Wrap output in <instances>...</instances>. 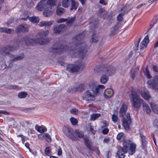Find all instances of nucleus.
<instances>
[{
    "mask_svg": "<svg viewBox=\"0 0 158 158\" xmlns=\"http://www.w3.org/2000/svg\"><path fill=\"white\" fill-rule=\"evenodd\" d=\"M83 34H79L73 38V45L70 48L66 45H61L58 43H55L53 46L52 49L54 52L61 53L65 51L69 52L71 55L75 56L78 54L80 56L82 57L87 52L86 45L83 40Z\"/></svg>",
    "mask_w": 158,
    "mask_h": 158,
    "instance_id": "nucleus-1",
    "label": "nucleus"
},
{
    "mask_svg": "<svg viewBox=\"0 0 158 158\" xmlns=\"http://www.w3.org/2000/svg\"><path fill=\"white\" fill-rule=\"evenodd\" d=\"M49 33L48 30L43 31L37 34V39H29L26 37L22 38L19 42V44H25L27 45L33 44L34 43L39 44L41 45H44L48 43L51 40L50 38L45 39L44 36H47Z\"/></svg>",
    "mask_w": 158,
    "mask_h": 158,
    "instance_id": "nucleus-2",
    "label": "nucleus"
},
{
    "mask_svg": "<svg viewBox=\"0 0 158 158\" xmlns=\"http://www.w3.org/2000/svg\"><path fill=\"white\" fill-rule=\"evenodd\" d=\"M90 89L87 90L84 93L83 96L84 100L92 101L94 99V96L96 94L102 92V89L105 88L104 85H97L93 82H91L89 85Z\"/></svg>",
    "mask_w": 158,
    "mask_h": 158,
    "instance_id": "nucleus-3",
    "label": "nucleus"
},
{
    "mask_svg": "<svg viewBox=\"0 0 158 158\" xmlns=\"http://www.w3.org/2000/svg\"><path fill=\"white\" fill-rule=\"evenodd\" d=\"M132 97L131 98V102L134 110L139 109L142 104L144 110L147 113L150 112L151 110L148 105L143 100L140 98V96L138 93L133 91L132 92Z\"/></svg>",
    "mask_w": 158,
    "mask_h": 158,
    "instance_id": "nucleus-4",
    "label": "nucleus"
},
{
    "mask_svg": "<svg viewBox=\"0 0 158 158\" xmlns=\"http://www.w3.org/2000/svg\"><path fill=\"white\" fill-rule=\"evenodd\" d=\"M127 109V105L124 103L122 104L119 110V114L123 119V126L124 129L127 131L130 130L129 126L131 124V120L129 113L126 114Z\"/></svg>",
    "mask_w": 158,
    "mask_h": 158,
    "instance_id": "nucleus-5",
    "label": "nucleus"
},
{
    "mask_svg": "<svg viewBox=\"0 0 158 158\" xmlns=\"http://www.w3.org/2000/svg\"><path fill=\"white\" fill-rule=\"evenodd\" d=\"M84 65L83 63H80L77 65L70 64L67 66V70L71 73L77 72L79 70L83 69Z\"/></svg>",
    "mask_w": 158,
    "mask_h": 158,
    "instance_id": "nucleus-6",
    "label": "nucleus"
},
{
    "mask_svg": "<svg viewBox=\"0 0 158 158\" xmlns=\"http://www.w3.org/2000/svg\"><path fill=\"white\" fill-rule=\"evenodd\" d=\"M101 72L108 76H111L114 74L116 71V68L113 66L109 65L105 67H100L99 68Z\"/></svg>",
    "mask_w": 158,
    "mask_h": 158,
    "instance_id": "nucleus-7",
    "label": "nucleus"
},
{
    "mask_svg": "<svg viewBox=\"0 0 158 158\" xmlns=\"http://www.w3.org/2000/svg\"><path fill=\"white\" fill-rule=\"evenodd\" d=\"M63 131L66 136L73 140H75L76 138L74 135V132L72 128L68 127H64L63 128Z\"/></svg>",
    "mask_w": 158,
    "mask_h": 158,
    "instance_id": "nucleus-8",
    "label": "nucleus"
},
{
    "mask_svg": "<svg viewBox=\"0 0 158 158\" xmlns=\"http://www.w3.org/2000/svg\"><path fill=\"white\" fill-rule=\"evenodd\" d=\"M148 83L150 87L158 91V76L154 77L153 79L148 81Z\"/></svg>",
    "mask_w": 158,
    "mask_h": 158,
    "instance_id": "nucleus-9",
    "label": "nucleus"
},
{
    "mask_svg": "<svg viewBox=\"0 0 158 158\" xmlns=\"http://www.w3.org/2000/svg\"><path fill=\"white\" fill-rule=\"evenodd\" d=\"M16 48L13 46H6L4 47L1 51V54L4 56L9 55L10 57V55L11 54L10 52L15 50Z\"/></svg>",
    "mask_w": 158,
    "mask_h": 158,
    "instance_id": "nucleus-10",
    "label": "nucleus"
},
{
    "mask_svg": "<svg viewBox=\"0 0 158 158\" xmlns=\"http://www.w3.org/2000/svg\"><path fill=\"white\" fill-rule=\"evenodd\" d=\"M94 70L95 72L99 73V74H102V76L100 78V82L102 84H105L108 81L109 78L108 75L104 74L103 72H101V70L100 69H98V67H96L94 69Z\"/></svg>",
    "mask_w": 158,
    "mask_h": 158,
    "instance_id": "nucleus-11",
    "label": "nucleus"
},
{
    "mask_svg": "<svg viewBox=\"0 0 158 158\" xmlns=\"http://www.w3.org/2000/svg\"><path fill=\"white\" fill-rule=\"evenodd\" d=\"M123 20H117L114 27L111 29V33L112 34H114L117 33L118 30L121 27L123 23Z\"/></svg>",
    "mask_w": 158,
    "mask_h": 158,
    "instance_id": "nucleus-12",
    "label": "nucleus"
},
{
    "mask_svg": "<svg viewBox=\"0 0 158 158\" xmlns=\"http://www.w3.org/2000/svg\"><path fill=\"white\" fill-rule=\"evenodd\" d=\"M43 12V14L44 16L48 17L50 16L52 14V9L51 6L48 5Z\"/></svg>",
    "mask_w": 158,
    "mask_h": 158,
    "instance_id": "nucleus-13",
    "label": "nucleus"
},
{
    "mask_svg": "<svg viewBox=\"0 0 158 158\" xmlns=\"http://www.w3.org/2000/svg\"><path fill=\"white\" fill-rule=\"evenodd\" d=\"M28 30V26L27 24L20 25L18 26L15 30L17 33L20 32H26Z\"/></svg>",
    "mask_w": 158,
    "mask_h": 158,
    "instance_id": "nucleus-14",
    "label": "nucleus"
},
{
    "mask_svg": "<svg viewBox=\"0 0 158 158\" xmlns=\"http://www.w3.org/2000/svg\"><path fill=\"white\" fill-rule=\"evenodd\" d=\"M24 57V54L23 53H22L21 54L15 56L12 54H10V60L12 61H17L21 60L23 59Z\"/></svg>",
    "mask_w": 158,
    "mask_h": 158,
    "instance_id": "nucleus-15",
    "label": "nucleus"
},
{
    "mask_svg": "<svg viewBox=\"0 0 158 158\" xmlns=\"http://www.w3.org/2000/svg\"><path fill=\"white\" fill-rule=\"evenodd\" d=\"M133 91V92H135L138 93L140 96V95H141L142 97L146 100H148L150 98V96L149 95V92L147 91H144L142 93H140L139 91H135V90H134L133 89H132L131 92V93ZM131 94L132 95V94Z\"/></svg>",
    "mask_w": 158,
    "mask_h": 158,
    "instance_id": "nucleus-16",
    "label": "nucleus"
},
{
    "mask_svg": "<svg viewBox=\"0 0 158 158\" xmlns=\"http://www.w3.org/2000/svg\"><path fill=\"white\" fill-rule=\"evenodd\" d=\"M66 29V26L63 24L60 25L59 26L56 27L53 29L54 32L56 34H59L60 32L64 31Z\"/></svg>",
    "mask_w": 158,
    "mask_h": 158,
    "instance_id": "nucleus-17",
    "label": "nucleus"
},
{
    "mask_svg": "<svg viewBox=\"0 0 158 158\" xmlns=\"http://www.w3.org/2000/svg\"><path fill=\"white\" fill-rule=\"evenodd\" d=\"M149 41L148 36L147 35L141 42L140 45V48L143 50L146 47Z\"/></svg>",
    "mask_w": 158,
    "mask_h": 158,
    "instance_id": "nucleus-18",
    "label": "nucleus"
},
{
    "mask_svg": "<svg viewBox=\"0 0 158 158\" xmlns=\"http://www.w3.org/2000/svg\"><path fill=\"white\" fill-rule=\"evenodd\" d=\"M48 5L44 1H41L37 5L36 8L39 10L42 11L44 10Z\"/></svg>",
    "mask_w": 158,
    "mask_h": 158,
    "instance_id": "nucleus-19",
    "label": "nucleus"
},
{
    "mask_svg": "<svg viewBox=\"0 0 158 158\" xmlns=\"http://www.w3.org/2000/svg\"><path fill=\"white\" fill-rule=\"evenodd\" d=\"M127 151L123 148H120L117 152V155L119 158H124V154L127 153Z\"/></svg>",
    "mask_w": 158,
    "mask_h": 158,
    "instance_id": "nucleus-20",
    "label": "nucleus"
},
{
    "mask_svg": "<svg viewBox=\"0 0 158 158\" xmlns=\"http://www.w3.org/2000/svg\"><path fill=\"white\" fill-rule=\"evenodd\" d=\"M113 95V91L111 89H106L104 91V95L106 99L111 98Z\"/></svg>",
    "mask_w": 158,
    "mask_h": 158,
    "instance_id": "nucleus-21",
    "label": "nucleus"
},
{
    "mask_svg": "<svg viewBox=\"0 0 158 158\" xmlns=\"http://www.w3.org/2000/svg\"><path fill=\"white\" fill-rule=\"evenodd\" d=\"M70 2H71V4L70 8V10H76L78 6V3L74 0H70Z\"/></svg>",
    "mask_w": 158,
    "mask_h": 158,
    "instance_id": "nucleus-22",
    "label": "nucleus"
},
{
    "mask_svg": "<svg viewBox=\"0 0 158 158\" xmlns=\"http://www.w3.org/2000/svg\"><path fill=\"white\" fill-rule=\"evenodd\" d=\"M132 143V142L130 140H125L123 143V148H124L125 149L127 150L128 151L129 148V147Z\"/></svg>",
    "mask_w": 158,
    "mask_h": 158,
    "instance_id": "nucleus-23",
    "label": "nucleus"
},
{
    "mask_svg": "<svg viewBox=\"0 0 158 158\" xmlns=\"http://www.w3.org/2000/svg\"><path fill=\"white\" fill-rule=\"evenodd\" d=\"M108 13L107 11H106L104 9H100L98 12V15L100 17L104 18L106 16V14Z\"/></svg>",
    "mask_w": 158,
    "mask_h": 158,
    "instance_id": "nucleus-24",
    "label": "nucleus"
},
{
    "mask_svg": "<svg viewBox=\"0 0 158 158\" xmlns=\"http://www.w3.org/2000/svg\"><path fill=\"white\" fill-rule=\"evenodd\" d=\"M85 89V86L82 84L76 86L73 89L75 91H79L80 92H82Z\"/></svg>",
    "mask_w": 158,
    "mask_h": 158,
    "instance_id": "nucleus-25",
    "label": "nucleus"
},
{
    "mask_svg": "<svg viewBox=\"0 0 158 158\" xmlns=\"http://www.w3.org/2000/svg\"><path fill=\"white\" fill-rule=\"evenodd\" d=\"M150 106L153 111L156 114H158V105L152 102L150 103Z\"/></svg>",
    "mask_w": 158,
    "mask_h": 158,
    "instance_id": "nucleus-26",
    "label": "nucleus"
},
{
    "mask_svg": "<svg viewBox=\"0 0 158 158\" xmlns=\"http://www.w3.org/2000/svg\"><path fill=\"white\" fill-rule=\"evenodd\" d=\"M85 143V144L88 148L89 149L92 150L91 147V142L87 138H84L83 139Z\"/></svg>",
    "mask_w": 158,
    "mask_h": 158,
    "instance_id": "nucleus-27",
    "label": "nucleus"
},
{
    "mask_svg": "<svg viewBox=\"0 0 158 158\" xmlns=\"http://www.w3.org/2000/svg\"><path fill=\"white\" fill-rule=\"evenodd\" d=\"M65 10L63 8L58 7L56 10V13L57 15L60 16L65 12Z\"/></svg>",
    "mask_w": 158,
    "mask_h": 158,
    "instance_id": "nucleus-28",
    "label": "nucleus"
},
{
    "mask_svg": "<svg viewBox=\"0 0 158 158\" xmlns=\"http://www.w3.org/2000/svg\"><path fill=\"white\" fill-rule=\"evenodd\" d=\"M13 30L10 28H7L6 27H0V32H6L7 34H10Z\"/></svg>",
    "mask_w": 158,
    "mask_h": 158,
    "instance_id": "nucleus-29",
    "label": "nucleus"
},
{
    "mask_svg": "<svg viewBox=\"0 0 158 158\" xmlns=\"http://www.w3.org/2000/svg\"><path fill=\"white\" fill-rule=\"evenodd\" d=\"M140 135L141 139L142 144L143 147H144L147 143L145 136L143 135V133H140Z\"/></svg>",
    "mask_w": 158,
    "mask_h": 158,
    "instance_id": "nucleus-30",
    "label": "nucleus"
},
{
    "mask_svg": "<svg viewBox=\"0 0 158 158\" xmlns=\"http://www.w3.org/2000/svg\"><path fill=\"white\" fill-rule=\"evenodd\" d=\"M52 23V22L51 21L48 22L42 21L40 22L39 24V26H48L51 25Z\"/></svg>",
    "mask_w": 158,
    "mask_h": 158,
    "instance_id": "nucleus-31",
    "label": "nucleus"
},
{
    "mask_svg": "<svg viewBox=\"0 0 158 158\" xmlns=\"http://www.w3.org/2000/svg\"><path fill=\"white\" fill-rule=\"evenodd\" d=\"M101 114L98 113H94L92 114L90 116V118L92 121H94L100 117Z\"/></svg>",
    "mask_w": 158,
    "mask_h": 158,
    "instance_id": "nucleus-32",
    "label": "nucleus"
},
{
    "mask_svg": "<svg viewBox=\"0 0 158 158\" xmlns=\"http://www.w3.org/2000/svg\"><path fill=\"white\" fill-rule=\"evenodd\" d=\"M61 4L62 6L65 8L69 7L70 5L69 0H62Z\"/></svg>",
    "mask_w": 158,
    "mask_h": 158,
    "instance_id": "nucleus-33",
    "label": "nucleus"
},
{
    "mask_svg": "<svg viewBox=\"0 0 158 158\" xmlns=\"http://www.w3.org/2000/svg\"><path fill=\"white\" fill-rule=\"evenodd\" d=\"M129 147H130V150L131 152V154L132 155L135 152V149L136 147V145L134 143H132Z\"/></svg>",
    "mask_w": 158,
    "mask_h": 158,
    "instance_id": "nucleus-34",
    "label": "nucleus"
},
{
    "mask_svg": "<svg viewBox=\"0 0 158 158\" xmlns=\"http://www.w3.org/2000/svg\"><path fill=\"white\" fill-rule=\"evenodd\" d=\"M75 132L77 136L80 138H82L84 136L83 132L78 129H77L75 131Z\"/></svg>",
    "mask_w": 158,
    "mask_h": 158,
    "instance_id": "nucleus-35",
    "label": "nucleus"
},
{
    "mask_svg": "<svg viewBox=\"0 0 158 158\" xmlns=\"http://www.w3.org/2000/svg\"><path fill=\"white\" fill-rule=\"evenodd\" d=\"M27 95V93L26 92L22 91L19 93L18 97L20 98H25Z\"/></svg>",
    "mask_w": 158,
    "mask_h": 158,
    "instance_id": "nucleus-36",
    "label": "nucleus"
},
{
    "mask_svg": "<svg viewBox=\"0 0 158 158\" xmlns=\"http://www.w3.org/2000/svg\"><path fill=\"white\" fill-rule=\"evenodd\" d=\"M38 126L36 125L35 126V129L39 132L43 133L44 131H46V128L45 127L44 128L42 127H38L37 129L36 128Z\"/></svg>",
    "mask_w": 158,
    "mask_h": 158,
    "instance_id": "nucleus-37",
    "label": "nucleus"
},
{
    "mask_svg": "<svg viewBox=\"0 0 158 158\" xmlns=\"http://www.w3.org/2000/svg\"><path fill=\"white\" fill-rule=\"evenodd\" d=\"M27 19H28L29 20H38L40 18L38 17L33 16L31 17H29V16L27 15L26 17H24L22 19V20H26Z\"/></svg>",
    "mask_w": 158,
    "mask_h": 158,
    "instance_id": "nucleus-38",
    "label": "nucleus"
},
{
    "mask_svg": "<svg viewBox=\"0 0 158 158\" xmlns=\"http://www.w3.org/2000/svg\"><path fill=\"white\" fill-rule=\"evenodd\" d=\"M8 88L10 89H21V87L19 86L15 85H10L8 86Z\"/></svg>",
    "mask_w": 158,
    "mask_h": 158,
    "instance_id": "nucleus-39",
    "label": "nucleus"
},
{
    "mask_svg": "<svg viewBox=\"0 0 158 158\" xmlns=\"http://www.w3.org/2000/svg\"><path fill=\"white\" fill-rule=\"evenodd\" d=\"M56 3V0H48L47 3H46L48 5L51 7L52 6L55 5Z\"/></svg>",
    "mask_w": 158,
    "mask_h": 158,
    "instance_id": "nucleus-40",
    "label": "nucleus"
},
{
    "mask_svg": "<svg viewBox=\"0 0 158 158\" xmlns=\"http://www.w3.org/2000/svg\"><path fill=\"white\" fill-rule=\"evenodd\" d=\"M65 20H57V22L59 23H62ZM66 23L68 26H71L73 23L74 20H67Z\"/></svg>",
    "mask_w": 158,
    "mask_h": 158,
    "instance_id": "nucleus-41",
    "label": "nucleus"
},
{
    "mask_svg": "<svg viewBox=\"0 0 158 158\" xmlns=\"http://www.w3.org/2000/svg\"><path fill=\"white\" fill-rule=\"evenodd\" d=\"M111 118L113 122L114 123L117 122L119 120L118 116L114 114L112 115Z\"/></svg>",
    "mask_w": 158,
    "mask_h": 158,
    "instance_id": "nucleus-42",
    "label": "nucleus"
},
{
    "mask_svg": "<svg viewBox=\"0 0 158 158\" xmlns=\"http://www.w3.org/2000/svg\"><path fill=\"white\" fill-rule=\"evenodd\" d=\"M44 137L46 138V140L48 142H51L52 141L51 137L47 133H45L44 135Z\"/></svg>",
    "mask_w": 158,
    "mask_h": 158,
    "instance_id": "nucleus-43",
    "label": "nucleus"
},
{
    "mask_svg": "<svg viewBox=\"0 0 158 158\" xmlns=\"http://www.w3.org/2000/svg\"><path fill=\"white\" fill-rule=\"evenodd\" d=\"M129 6V4H123V7L121 8V10L124 11H126L128 10V7Z\"/></svg>",
    "mask_w": 158,
    "mask_h": 158,
    "instance_id": "nucleus-44",
    "label": "nucleus"
},
{
    "mask_svg": "<svg viewBox=\"0 0 158 158\" xmlns=\"http://www.w3.org/2000/svg\"><path fill=\"white\" fill-rule=\"evenodd\" d=\"M70 121L72 124L74 125H76L78 122L77 120L73 117H72L70 118Z\"/></svg>",
    "mask_w": 158,
    "mask_h": 158,
    "instance_id": "nucleus-45",
    "label": "nucleus"
},
{
    "mask_svg": "<svg viewBox=\"0 0 158 158\" xmlns=\"http://www.w3.org/2000/svg\"><path fill=\"white\" fill-rule=\"evenodd\" d=\"M144 74L147 76L148 78H150L151 77V76L147 68L146 69V70L144 72Z\"/></svg>",
    "mask_w": 158,
    "mask_h": 158,
    "instance_id": "nucleus-46",
    "label": "nucleus"
},
{
    "mask_svg": "<svg viewBox=\"0 0 158 158\" xmlns=\"http://www.w3.org/2000/svg\"><path fill=\"white\" fill-rule=\"evenodd\" d=\"M156 23V20H152L151 22L150 26L151 27L149 28L148 30L147 31V32L145 33V34L147 33L153 27V25Z\"/></svg>",
    "mask_w": 158,
    "mask_h": 158,
    "instance_id": "nucleus-47",
    "label": "nucleus"
},
{
    "mask_svg": "<svg viewBox=\"0 0 158 158\" xmlns=\"http://www.w3.org/2000/svg\"><path fill=\"white\" fill-rule=\"evenodd\" d=\"M123 133H120L117 135V138L118 140H120L122 139L123 138Z\"/></svg>",
    "mask_w": 158,
    "mask_h": 158,
    "instance_id": "nucleus-48",
    "label": "nucleus"
},
{
    "mask_svg": "<svg viewBox=\"0 0 158 158\" xmlns=\"http://www.w3.org/2000/svg\"><path fill=\"white\" fill-rule=\"evenodd\" d=\"M70 112L74 114H78V110L76 108H74L71 109Z\"/></svg>",
    "mask_w": 158,
    "mask_h": 158,
    "instance_id": "nucleus-49",
    "label": "nucleus"
},
{
    "mask_svg": "<svg viewBox=\"0 0 158 158\" xmlns=\"http://www.w3.org/2000/svg\"><path fill=\"white\" fill-rule=\"evenodd\" d=\"M49 147H47L46 148L45 150V154L46 155H48L50 152V150L49 149Z\"/></svg>",
    "mask_w": 158,
    "mask_h": 158,
    "instance_id": "nucleus-50",
    "label": "nucleus"
},
{
    "mask_svg": "<svg viewBox=\"0 0 158 158\" xmlns=\"http://www.w3.org/2000/svg\"><path fill=\"white\" fill-rule=\"evenodd\" d=\"M102 123L103 125L102 126V128H104L107 127L108 125L107 124L106 121H103L102 122Z\"/></svg>",
    "mask_w": 158,
    "mask_h": 158,
    "instance_id": "nucleus-51",
    "label": "nucleus"
},
{
    "mask_svg": "<svg viewBox=\"0 0 158 158\" xmlns=\"http://www.w3.org/2000/svg\"><path fill=\"white\" fill-rule=\"evenodd\" d=\"M94 23H95L97 24L98 22H97V20H92V22H90L89 23L91 25V26L92 27H96V26L93 24Z\"/></svg>",
    "mask_w": 158,
    "mask_h": 158,
    "instance_id": "nucleus-52",
    "label": "nucleus"
},
{
    "mask_svg": "<svg viewBox=\"0 0 158 158\" xmlns=\"http://www.w3.org/2000/svg\"><path fill=\"white\" fill-rule=\"evenodd\" d=\"M102 131V133L104 135L107 134L109 132V129L108 128H105Z\"/></svg>",
    "mask_w": 158,
    "mask_h": 158,
    "instance_id": "nucleus-53",
    "label": "nucleus"
},
{
    "mask_svg": "<svg viewBox=\"0 0 158 158\" xmlns=\"http://www.w3.org/2000/svg\"><path fill=\"white\" fill-rule=\"evenodd\" d=\"M92 40L93 42H96L98 40V39L97 37H95V36L93 35L92 36Z\"/></svg>",
    "mask_w": 158,
    "mask_h": 158,
    "instance_id": "nucleus-54",
    "label": "nucleus"
},
{
    "mask_svg": "<svg viewBox=\"0 0 158 158\" xmlns=\"http://www.w3.org/2000/svg\"><path fill=\"white\" fill-rule=\"evenodd\" d=\"M99 2L100 4H102L104 5H106L107 4V2L105 0H100Z\"/></svg>",
    "mask_w": 158,
    "mask_h": 158,
    "instance_id": "nucleus-55",
    "label": "nucleus"
},
{
    "mask_svg": "<svg viewBox=\"0 0 158 158\" xmlns=\"http://www.w3.org/2000/svg\"><path fill=\"white\" fill-rule=\"evenodd\" d=\"M123 15H124V14L123 13H121V14H120L117 16V20H121L122 19H123Z\"/></svg>",
    "mask_w": 158,
    "mask_h": 158,
    "instance_id": "nucleus-56",
    "label": "nucleus"
},
{
    "mask_svg": "<svg viewBox=\"0 0 158 158\" xmlns=\"http://www.w3.org/2000/svg\"><path fill=\"white\" fill-rule=\"evenodd\" d=\"M92 150H93L94 151H95L97 154L99 156L100 154V151L98 150V148H94V150L92 149Z\"/></svg>",
    "mask_w": 158,
    "mask_h": 158,
    "instance_id": "nucleus-57",
    "label": "nucleus"
},
{
    "mask_svg": "<svg viewBox=\"0 0 158 158\" xmlns=\"http://www.w3.org/2000/svg\"><path fill=\"white\" fill-rule=\"evenodd\" d=\"M62 151L61 148H59L57 154L59 156H60L62 154Z\"/></svg>",
    "mask_w": 158,
    "mask_h": 158,
    "instance_id": "nucleus-58",
    "label": "nucleus"
},
{
    "mask_svg": "<svg viewBox=\"0 0 158 158\" xmlns=\"http://www.w3.org/2000/svg\"><path fill=\"white\" fill-rule=\"evenodd\" d=\"M9 113V112H6L5 110H0V114H7Z\"/></svg>",
    "mask_w": 158,
    "mask_h": 158,
    "instance_id": "nucleus-59",
    "label": "nucleus"
},
{
    "mask_svg": "<svg viewBox=\"0 0 158 158\" xmlns=\"http://www.w3.org/2000/svg\"><path fill=\"white\" fill-rule=\"evenodd\" d=\"M153 69L155 71L158 72V67L156 66H154L153 67Z\"/></svg>",
    "mask_w": 158,
    "mask_h": 158,
    "instance_id": "nucleus-60",
    "label": "nucleus"
},
{
    "mask_svg": "<svg viewBox=\"0 0 158 158\" xmlns=\"http://www.w3.org/2000/svg\"><path fill=\"white\" fill-rule=\"evenodd\" d=\"M140 40H141V38H139L138 39L137 42L135 44V46L137 48H138L139 47V44L140 41Z\"/></svg>",
    "mask_w": 158,
    "mask_h": 158,
    "instance_id": "nucleus-61",
    "label": "nucleus"
},
{
    "mask_svg": "<svg viewBox=\"0 0 158 158\" xmlns=\"http://www.w3.org/2000/svg\"><path fill=\"white\" fill-rule=\"evenodd\" d=\"M111 153L110 152H108L106 154V156L107 158H109L111 156Z\"/></svg>",
    "mask_w": 158,
    "mask_h": 158,
    "instance_id": "nucleus-62",
    "label": "nucleus"
},
{
    "mask_svg": "<svg viewBox=\"0 0 158 158\" xmlns=\"http://www.w3.org/2000/svg\"><path fill=\"white\" fill-rule=\"evenodd\" d=\"M76 19V16L75 15H73L72 16H70L69 17V20H74Z\"/></svg>",
    "mask_w": 158,
    "mask_h": 158,
    "instance_id": "nucleus-63",
    "label": "nucleus"
},
{
    "mask_svg": "<svg viewBox=\"0 0 158 158\" xmlns=\"http://www.w3.org/2000/svg\"><path fill=\"white\" fill-rule=\"evenodd\" d=\"M154 124L156 126L158 125V119H156L154 121Z\"/></svg>",
    "mask_w": 158,
    "mask_h": 158,
    "instance_id": "nucleus-64",
    "label": "nucleus"
}]
</instances>
